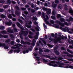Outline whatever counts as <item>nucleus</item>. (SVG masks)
<instances>
[{"instance_id":"nucleus-1","label":"nucleus","mask_w":73,"mask_h":73,"mask_svg":"<svg viewBox=\"0 0 73 73\" xmlns=\"http://www.w3.org/2000/svg\"><path fill=\"white\" fill-rule=\"evenodd\" d=\"M60 63V64H58V66L60 68H69V66H66L65 64H64L63 63H61L62 62H63L62 61H60V62H59Z\"/></svg>"},{"instance_id":"nucleus-2","label":"nucleus","mask_w":73,"mask_h":73,"mask_svg":"<svg viewBox=\"0 0 73 73\" xmlns=\"http://www.w3.org/2000/svg\"><path fill=\"white\" fill-rule=\"evenodd\" d=\"M4 47V48L5 49H7L9 48L8 46H6L5 43H2L0 42V47Z\"/></svg>"},{"instance_id":"nucleus-3","label":"nucleus","mask_w":73,"mask_h":73,"mask_svg":"<svg viewBox=\"0 0 73 73\" xmlns=\"http://www.w3.org/2000/svg\"><path fill=\"white\" fill-rule=\"evenodd\" d=\"M21 33L24 36H27V35H28V32L27 31H21Z\"/></svg>"},{"instance_id":"nucleus-4","label":"nucleus","mask_w":73,"mask_h":73,"mask_svg":"<svg viewBox=\"0 0 73 73\" xmlns=\"http://www.w3.org/2000/svg\"><path fill=\"white\" fill-rule=\"evenodd\" d=\"M21 43L22 44H23V45H26V44H28V45H30L31 44L30 42H25L22 40H21Z\"/></svg>"},{"instance_id":"nucleus-5","label":"nucleus","mask_w":73,"mask_h":73,"mask_svg":"<svg viewBox=\"0 0 73 73\" xmlns=\"http://www.w3.org/2000/svg\"><path fill=\"white\" fill-rule=\"evenodd\" d=\"M69 13L71 14V15L73 16V10L71 8H70L69 9Z\"/></svg>"},{"instance_id":"nucleus-6","label":"nucleus","mask_w":73,"mask_h":73,"mask_svg":"<svg viewBox=\"0 0 73 73\" xmlns=\"http://www.w3.org/2000/svg\"><path fill=\"white\" fill-rule=\"evenodd\" d=\"M36 35H35L34 36V38L35 39H37L38 38V34H39V32H36L35 33Z\"/></svg>"},{"instance_id":"nucleus-7","label":"nucleus","mask_w":73,"mask_h":73,"mask_svg":"<svg viewBox=\"0 0 73 73\" xmlns=\"http://www.w3.org/2000/svg\"><path fill=\"white\" fill-rule=\"evenodd\" d=\"M12 22L11 21H9V22L6 23L5 24L8 26H10L12 24Z\"/></svg>"},{"instance_id":"nucleus-8","label":"nucleus","mask_w":73,"mask_h":73,"mask_svg":"<svg viewBox=\"0 0 73 73\" xmlns=\"http://www.w3.org/2000/svg\"><path fill=\"white\" fill-rule=\"evenodd\" d=\"M15 13L16 15L17 16H19L20 14V12L18 10H16L15 11Z\"/></svg>"},{"instance_id":"nucleus-9","label":"nucleus","mask_w":73,"mask_h":73,"mask_svg":"<svg viewBox=\"0 0 73 73\" xmlns=\"http://www.w3.org/2000/svg\"><path fill=\"white\" fill-rule=\"evenodd\" d=\"M51 63L52 64H55L56 63L57 64H60V63L59 62H57L56 61H55V60H54L53 61H51Z\"/></svg>"},{"instance_id":"nucleus-10","label":"nucleus","mask_w":73,"mask_h":73,"mask_svg":"<svg viewBox=\"0 0 73 73\" xmlns=\"http://www.w3.org/2000/svg\"><path fill=\"white\" fill-rule=\"evenodd\" d=\"M51 9H48V10L46 11L47 14L48 15H49L51 13Z\"/></svg>"},{"instance_id":"nucleus-11","label":"nucleus","mask_w":73,"mask_h":73,"mask_svg":"<svg viewBox=\"0 0 73 73\" xmlns=\"http://www.w3.org/2000/svg\"><path fill=\"white\" fill-rule=\"evenodd\" d=\"M67 21L68 22H70V21H73V18L72 17H70L69 18V19H67Z\"/></svg>"},{"instance_id":"nucleus-12","label":"nucleus","mask_w":73,"mask_h":73,"mask_svg":"<svg viewBox=\"0 0 73 73\" xmlns=\"http://www.w3.org/2000/svg\"><path fill=\"white\" fill-rule=\"evenodd\" d=\"M20 50L19 49H18L17 50L16 49L14 50V51L13 52L14 53L17 52L18 53L20 52Z\"/></svg>"},{"instance_id":"nucleus-13","label":"nucleus","mask_w":73,"mask_h":73,"mask_svg":"<svg viewBox=\"0 0 73 73\" xmlns=\"http://www.w3.org/2000/svg\"><path fill=\"white\" fill-rule=\"evenodd\" d=\"M46 18L44 19V20L45 21H47L49 19V17L47 15H46Z\"/></svg>"},{"instance_id":"nucleus-14","label":"nucleus","mask_w":73,"mask_h":73,"mask_svg":"<svg viewBox=\"0 0 73 73\" xmlns=\"http://www.w3.org/2000/svg\"><path fill=\"white\" fill-rule=\"evenodd\" d=\"M39 53L40 54H42V52H43V50L41 48H39Z\"/></svg>"},{"instance_id":"nucleus-15","label":"nucleus","mask_w":73,"mask_h":73,"mask_svg":"<svg viewBox=\"0 0 73 73\" xmlns=\"http://www.w3.org/2000/svg\"><path fill=\"white\" fill-rule=\"evenodd\" d=\"M42 56L43 57H46L47 58H50V56L49 55H46L42 54Z\"/></svg>"},{"instance_id":"nucleus-16","label":"nucleus","mask_w":73,"mask_h":73,"mask_svg":"<svg viewBox=\"0 0 73 73\" xmlns=\"http://www.w3.org/2000/svg\"><path fill=\"white\" fill-rule=\"evenodd\" d=\"M54 52L57 55H59V52L57 50H54Z\"/></svg>"},{"instance_id":"nucleus-17","label":"nucleus","mask_w":73,"mask_h":73,"mask_svg":"<svg viewBox=\"0 0 73 73\" xmlns=\"http://www.w3.org/2000/svg\"><path fill=\"white\" fill-rule=\"evenodd\" d=\"M40 40L42 41L44 45H46V41L44 40L43 39V38H40Z\"/></svg>"},{"instance_id":"nucleus-18","label":"nucleus","mask_w":73,"mask_h":73,"mask_svg":"<svg viewBox=\"0 0 73 73\" xmlns=\"http://www.w3.org/2000/svg\"><path fill=\"white\" fill-rule=\"evenodd\" d=\"M8 17L9 19H13V16L11 15V14H9L8 15Z\"/></svg>"},{"instance_id":"nucleus-19","label":"nucleus","mask_w":73,"mask_h":73,"mask_svg":"<svg viewBox=\"0 0 73 73\" xmlns=\"http://www.w3.org/2000/svg\"><path fill=\"white\" fill-rule=\"evenodd\" d=\"M1 33L3 35H5L7 33V32L5 31H3L1 32Z\"/></svg>"},{"instance_id":"nucleus-20","label":"nucleus","mask_w":73,"mask_h":73,"mask_svg":"<svg viewBox=\"0 0 73 73\" xmlns=\"http://www.w3.org/2000/svg\"><path fill=\"white\" fill-rule=\"evenodd\" d=\"M16 25L19 28L21 26V25L19 22H17L16 23Z\"/></svg>"},{"instance_id":"nucleus-21","label":"nucleus","mask_w":73,"mask_h":73,"mask_svg":"<svg viewBox=\"0 0 73 73\" xmlns=\"http://www.w3.org/2000/svg\"><path fill=\"white\" fill-rule=\"evenodd\" d=\"M60 19L62 22L64 23L65 21V20L64 18H60Z\"/></svg>"},{"instance_id":"nucleus-22","label":"nucleus","mask_w":73,"mask_h":73,"mask_svg":"<svg viewBox=\"0 0 73 73\" xmlns=\"http://www.w3.org/2000/svg\"><path fill=\"white\" fill-rule=\"evenodd\" d=\"M59 41V40H58V39H54V42L55 44H57L58 42Z\"/></svg>"},{"instance_id":"nucleus-23","label":"nucleus","mask_w":73,"mask_h":73,"mask_svg":"<svg viewBox=\"0 0 73 73\" xmlns=\"http://www.w3.org/2000/svg\"><path fill=\"white\" fill-rule=\"evenodd\" d=\"M7 32L8 33H13V31L11 29H9L7 31Z\"/></svg>"},{"instance_id":"nucleus-24","label":"nucleus","mask_w":73,"mask_h":73,"mask_svg":"<svg viewBox=\"0 0 73 73\" xmlns=\"http://www.w3.org/2000/svg\"><path fill=\"white\" fill-rule=\"evenodd\" d=\"M42 9L43 11H47V10H48V9L47 7L45 8L44 7H42Z\"/></svg>"},{"instance_id":"nucleus-25","label":"nucleus","mask_w":73,"mask_h":73,"mask_svg":"<svg viewBox=\"0 0 73 73\" xmlns=\"http://www.w3.org/2000/svg\"><path fill=\"white\" fill-rule=\"evenodd\" d=\"M62 17L61 15L60 14H58L57 15V18L58 19L61 18Z\"/></svg>"},{"instance_id":"nucleus-26","label":"nucleus","mask_w":73,"mask_h":73,"mask_svg":"<svg viewBox=\"0 0 73 73\" xmlns=\"http://www.w3.org/2000/svg\"><path fill=\"white\" fill-rule=\"evenodd\" d=\"M6 17V16L4 14H2L1 15V17L2 18H5Z\"/></svg>"},{"instance_id":"nucleus-27","label":"nucleus","mask_w":73,"mask_h":73,"mask_svg":"<svg viewBox=\"0 0 73 73\" xmlns=\"http://www.w3.org/2000/svg\"><path fill=\"white\" fill-rule=\"evenodd\" d=\"M43 62H48L49 61L47 60H46L45 58H44L42 59Z\"/></svg>"},{"instance_id":"nucleus-28","label":"nucleus","mask_w":73,"mask_h":73,"mask_svg":"<svg viewBox=\"0 0 73 73\" xmlns=\"http://www.w3.org/2000/svg\"><path fill=\"white\" fill-rule=\"evenodd\" d=\"M54 26L57 29H59V25H58L56 24H54Z\"/></svg>"},{"instance_id":"nucleus-29","label":"nucleus","mask_w":73,"mask_h":73,"mask_svg":"<svg viewBox=\"0 0 73 73\" xmlns=\"http://www.w3.org/2000/svg\"><path fill=\"white\" fill-rule=\"evenodd\" d=\"M67 51L68 52L70 53V54H73V52L72 51H71L69 49H67Z\"/></svg>"},{"instance_id":"nucleus-30","label":"nucleus","mask_w":73,"mask_h":73,"mask_svg":"<svg viewBox=\"0 0 73 73\" xmlns=\"http://www.w3.org/2000/svg\"><path fill=\"white\" fill-rule=\"evenodd\" d=\"M13 31L14 32H17L18 31H17V29L15 27H14L13 29Z\"/></svg>"},{"instance_id":"nucleus-31","label":"nucleus","mask_w":73,"mask_h":73,"mask_svg":"<svg viewBox=\"0 0 73 73\" xmlns=\"http://www.w3.org/2000/svg\"><path fill=\"white\" fill-rule=\"evenodd\" d=\"M5 27L4 26H0V29L1 30H4L5 29Z\"/></svg>"},{"instance_id":"nucleus-32","label":"nucleus","mask_w":73,"mask_h":73,"mask_svg":"<svg viewBox=\"0 0 73 73\" xmlns=\"http://www.w3.org/2000/svg\"><path fill=\"white\" fill-rule=\"evenodd\" d=\"M60 25L61 27H64L65 26L64 23H60Z\"/></svg>"},{"instance_id":"nucleus-33","label":"nucleus","mask_w":73,"mask_h":73,"mask_svg":"<svg viewBox=\"0 0 73 73\" xmlns=\"http://www.w3.org/2000/svg\"><path fill=\"white\" fill-rule=\"evenodd\" d=\"M51 18L52 19L54 20H56V17L54 16H51Z\"/></svg>"},{"instance_id":"nucleus-34","label":"nucleus","mask_w":73,"mask_h":73,"mask_svg":"<svg viewBox=\"0 0 73 73\" xmlns=\"http://www.w3.org/2000/svg\"><path fill=\"white\" fill-rule=\"evenodd\" d=\"M34 58H37L36 59V60H37V61H39L40 60V59L39 58V57L38 56H34Z\"/></svg>"},{"instance_id":"nucleus-35","label":"nucleus","mask_w":73,"mask_h":73,"mask_svg":"<svg viewBox=\"0 0 73 73\" xmlns=\"http://www.w3.org/2000/svg\"><path fill=\"white\" fill-rule=\"evenodd\" d=\"M10 36L12 39H14L15 38L13 34L10 35Z\"/></svg>"},{"instance_id":"nucleus-36","label":"nucleus","mask_w":73,"mask_h":73,"mask_svg":"<svg viewBox=\"0 0 73 73\" xmlns=\"http://www.w3.org/2000/svg\"><path fill=\"white\" fill-rule=\"evenodd\" d=\"M10 40H11L10 39H7L5 41V42L6 43H9V42H10Z\"/></svg>"},{"instance_id":"nucleus-37","label":"nucleus","mask_w":73,"mask_h":73,"mask_svg":"<svg viewBox=\"0 0 73 73\" xmlns=\"http://www.w3.org/2000/svg\"><path fill=\"white\" fill-rule=\"evenodd\" d=\"M44 52H50V50L48 49L45 50Z\"/></svg>"},{"instance_id":"nucleus-38","label":"nucleus","mask_w":73,"mask_h":73,"mask_svg":"<svg viewBox=\"0 0 73 73\" xmlns=\"http://www.w3.org/2000/svg\"><path fill=\"white\" fill-rule=\"evenodd\" d=\"M33 20L34 21H36L38 19L37 18H36L34 17H33Z\"/></svg>"},{"instance_id":"nucleus-39","label":"nucleus","mask_w":73,"mask_h":73,"mask_svg":"<svg viewBox=\"0 0 73 73\" xmlns=\"http://www.w3.org/2000/svg\"><path fill=\"white\" fill-rule=\"evenodd\" d=\"M11 0H7V3L8 4H10L11 3Z\"/></svg>"},{"instance_id":"nucleus-40","label":"nucleus","mask_w":73,"mask_h":73,"mask_svg":"<svg viewBox=\"0 0 73 73\" xmlns=\"http://www.w3.org/2000/svg\"><path fill=\"white\" fill-rule=\"evenodd\" d=\"M63 59V58L62 57H59L58 58V60L60 61Z\"/></svg>"},{"instance_id":"nucleus-41","label":"nucleus","mask_w":73,"mask_h":73,"mask_svg":"<svg viewBox=\"0 0 73 73\" xmlns=\"http://www.w3.org/2000/svg\"><path fill=\"white\" fill-rule=\"evenodd\" d=\"M36 31L38 32L40 31V30L39 29H38V27H35V28Z\"/></svg>"},{"instance_id":"nucleus-42","label":"nucleus","mask_w":73,"mask_h":73,"mask_svg":"<svg viewBox=\"0 0 73 73\" xmlns=\"http://www.w3.org/2000/svg\"><path fill=\"white\" fill-rule=\"evenodd\" d=\"M3 7L5 9H6V8H7L9 7L7 5H5L3 6Z\"/></svg>"},{"instance_id":"nucleus-43","label":"nucleus","mask_w":73,"mask_h":73,"mask_svg":"<svg viewBox=\"0 0 73 73\" xmlns=\"http://www.w3.org/2000/svg\"><path fill=\"white\" fill-rule=\"evenodd\" d=\"M64 25H65L67 26H68L69 25V24L68 23V22H65L64 23Z\"/></svg>"},{"instance_id":"nucleus-44","label":"nucleus","mask_w":73,"mask_h":73,"mask_svg":"<svg viewBox=\"0 0 73 73\" xmlns=\"http://www.w3.org/2000/svg\"><path fill=\"white\" fill-rule=\"evenodd\" d=\"M13 51V50L12 49H11L10 50V51L9 52H8V53L9 54H11L12 53V52Z\"/></svg>"},{"instance_id":"nucleus-45","label":"nucleus","mask_w":73,"mask_h":73,"mask_svg":"<svg viewBox=\"0 0 73 73\" xmlns=\"http://www.w3.org/2000/svg\"><path fill=\"white\" fill-rule=\"evenodd\" d=\"M58 34H59V35H58L60 36V38H61L63 40V39H64V38L63 37H62V36H61L60 34V33H58Z\"/></svg>"},{"instance_id":"nucleus-46","label":"nucleus","mask_w":73,"mask_h":73,"mask_svg":"<svg viewBox=\"0 0 73 73\" xmlns=\"http://www.w3.org/2000/svg\"><path fill=\"white\" fill-rule=\"evenodd\" d=\"M43 26H44V28H45L46 29L47 28V27L46 25H45V23H43Z\"/></svg>"},{"instance_id":"nucleus-47","label":"nucleus","mask_w":73,"mask_h":73,"mask_svg":"<svg viewBox=\"0 0 73 73\" xmlns=\"http://www.w3.org/2000/svg\"><path fill=\"white\" fill-rule=\"evenodd\" d=\"M58 9H62V6L59 5L58 6Z\"/></svg>"},{"instance_id":"nucleus-48","label":"nucleus","mask_w":73,"mask_h":73,"mask_svg":"<svg viewBox=\"0 0 73 73\" xmlns=\"http://www.w3.org/2000/svg\"><path fill=\"white\" fill-rule=\"evenodd\" d=\"M58 64L57 65L56 64H53V65L52 66L53 67H58Z\"/></svg>"},{"instance_id":"nucleus-49","label":"nucleus","mask_w":73,"mask_h":73,"mask_svg":"<svg viewBox=\"0 0 73 73\" xmlns=\"http://www.w3.org/2000/svg\"><path fill=\"white\" fill-rule=\"evenodd\" d=\"M51 23L52 24H54V21L53 20H51L50 21Z\"/></svg>"},{"instance_id":"nucleus-50","label":"nucleus","mask_w":73,"mask_h":73,"mask_svg":"<svg viewBox=\"0 0 73 73\" xmlns=\"http://www.w3.org/2000/svg\"><path fill=\"white\" fill-rule=\"evenodd\" d=\"M55 3L57 4H58L59 3V1L58 0H55Z\"/></svg>"},{"instance_id":"nucleus-51","label":"nucleus","mask_w":73,"mask_h":73,"mask_svg":"<svg viewBox=\"0 0 73 73\" xmlns=\"http://www.w3.org/2000/svg\"><path fill=\"white\" fill-rule=\"evenodd\" d=\"M48 65L49 66H53V64H52V63H51V62H50V63H48Z\"/></svg>"},{"instance_id":"nucleus-52","label":"nucleus","mask_w":73,"mask_h":73,"mask_svg":"<svg viewBox=\"0 0 73 73\" xmlns=\"http://www.w3.org/2000/svg\"><path fill=\"white\" fill-rule=\"evenodd\" d=\"M58 46L57 47H55L54 48V50H57L58 49Z\"/></svg>"},{"instance_id":"nucleus-53","label":"nucleus","mask_w":73,"mask_h":73,"mask_svg":"<svg viewBox=\"0 0 73 73\" xmlns=\"http://www.w3.org/2000/svg\"><path fill=\"white\" fill-rule=\"evenodd\" d=\"M61 50H66L65 48L64 47H61Z\"/></svg>"},{"instance_id":"nucleus-54","label":"nucleus","mask_w":73,"mask_h":73,"mask_svg":"<svg viewBox=\"0 0 73 73\" xmlns=\"http://www.w3.org/2000/svg\"><path fill=\"white\" fill-rule=\"evenodd\" d=\"M14 41H11V45H14Z\"/></svg>"},{"instance_id":"nucleus-55","label":"nucleus","mask_w":73,"mask_h":73,"mask_svg":"<svg viewBox=\"0 0 73 73\" xmlns=\"http://www.w3.org/2000/svg\"><path fill=\"white\" fill-rule=\"evenodd\" d=\"M16 9H17L18 11H20L19 8L18 6H17L15 7Z\"/></svg>"},{"instance_id":"nucleus-56","label":"nucleus","mask_w":73,"mask_h":73,"mask_svg":"<svg viewBox=\"0 0 73 73\" xmlns=\"http://www.w3.org/2000/svg\"><path fill=\"white\" fill-rule=\"evenodd\" d=\"M5 2V1L4 0H2L0 1V3H4Z\"/></svg>"},{"instance_id":"nucleus-57","label":"nucleus","mask_w":73,"mask_h":73,"mask_svg":"<svg viewBox=\"0 0 73 73\" xmlns=\"http://www.w3.org/2000/svg\"><path fill=\"white\" fill-rule=\"evenodd\" d=\"M4 10L3 9H0V12H3Z\"/></svg>"},{"instance_id":"nucleus-58","label":"nucleus","mask_w":73,"mask_h":73,"mask_svg":"<svg viewBox=\"0 0 73 73\" xmlns=\"http://www.w3.org/2000/svg\"><path fill=\"white\" fill-rule=\"evenodd\" d=\"M21 9L22 11H25L26 8H21Z\"/></svg>"},{"instance_id":"nucleus-59","label":"nucleus","mask_w":73,"mask_h":73,"mask_svg":"<svg viewBox=\"0 0 73 73\" xmlns=\"http://www.w3.org/2000/svg\"><path fill=\"white\" fill-rule=\"evenodd\" d=\"M55 12L54 11H52V15H55Z\"/></svg>"},{"instance_id":"nucleus-60","label":"nucleus","mask_w":73,"mask_h":73,"mask_svg":"<svg viewBox=\"0 0 73 73\" xmlns=\"http://www.w3.org/2000/svg\"><path fill=\"white\" fill-rule=\"evenodd\" d=\"M25 7L26 8H29V6L28 5H25Z\"/></svg>"},{"instance_id":"nucleus-61","label":"nucleus","mask_w":73,"mask_h":73,"mask_svg":"<svg viewBox=\"0 0 73 73\" xmlns=\"http://www.w3.org/2000/svg\"><path fill=\"white\" fill-rule=\"evenodd\" d=\"M35 10L33 9H31V12L33 13H35Z\"/></svg>"},{"instance_id":"nucleus-62","label":"nucleus","mask_w":73,"mask_h":73,"mask_svg":"<svg viewBox=\"0 0 73 73\" xmlns=\"http://www.w3.org/2000/svg\"><path fill=\"white\" fill-rule=\"evenodd\" d=\"M68 68H69L71 69H73V66H70L68 67Z\"/></svg>"},{"instance_id":"nucleus-63","label":"nucleus","mask_w":73,"mask_h":73,"mask_svg":"<svg viewBox=\"0 0 73 73\" xmlns=\"http://www.w3.org/2000/svg\"><path fill=\"white\" fill-rule=\"evenodd\" d=\"M40 2L39 1H37V5H40Z\"/></svg>"},{"instance_id":"nucleus-64","label":"nucleus","mask_w":73,"mask_h":73,"mask_svg":"<svg viewBox=\"0 0 73 73\" xmlns=\"http://www.w3.org/2000/svg\"><path fill=\"white\" fill-rule=\"evenodd\" d=\"M31 45L33 46H35V43H34L33 42H32L31 43Z\"/></svg>"}]
</instances>
